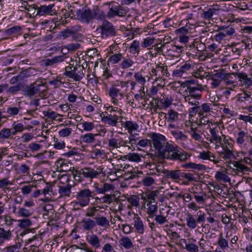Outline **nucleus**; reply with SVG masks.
I'll use <instances>...</instances> for the list:
<instances>
[{
  "instance_id": "33",
  "label": "nucleus",
  "mask_w": 252,
  "mask_h": 252,
  "mask_svg": "<svg viewBox=\"0 0 252 252\" xmlns=\"http://www.w3.org/2000/svg\"><path fill=\"white\" fill-rule=\"evenodd\" d=\"M164 210V209H162L159 211V214L155 215V220L156 221V223L159 224L160 225L164 224V223L168 222V220L166 219L168 216L169 210L166 211V215L164 216L163 211Z\"/></svg>"
},
{
  "instance_id": "58",
  "label": "nucleus",
  "mask_w": 252,
  "mask_h": 252,
  "mask_svg": "<svg viewBox=\"0 0 252 252\" xmlns=\"http://www.w3.org/2000/svg\"><path fill=\"white\" fill-rule=\"evenodd\" d=\"M189 133L194 140L199 141L202 140V138L199 133V131L196 128L191 127L189 131Z\"/></svg>"
},
{
  "instance_id": "13",
  "label": "nucleus",
  "mask_w": 252,
  "mask_h": 252,
  "mask_svg": "<svg viewBox=\"0 0 252 252\" xmlns=\"http://www.w3.org/2000/svg\"><path fill=\"white\" fill-rule=\"evenodd\" d=\"M132 224L138 234H143L144 233L145 225L142 219L139 217L138 214H133Z\"/></svg>"
},
{
  "instance_id": "55",
  "label": "nucleus",
  "mask_w": 252,
  "mask_h": 252,
  "mask_svg": "<svg viewBox=\"0 0 252 252\" xmlns=\"http://www.w3.org/2000/svg\"><path fill=\"white\" fill-rule=\"evenodd\" d=\"M98 208H102L100 206H91L86 210L85 213V216L88 218L94 217L95 213L98 211Z\"/></svg>"
},
{
  "instance_id": "40",
  "label": "nucleus",
  "mask_w": 252,
  "mask_h": 252,
  "mask_svg": "<svg viewBox=\"0 0 252 252\" xmlns=\"http://www.w3.org/2000/svg\"><path fill=\"white\" fill-rule=\"evenodd\" d=\"M13 135L12 129L3 128L0 131V141L12 138Z\"/></svg>"
},
{
  "instance_id": "44",
  "label": "nucleus",
  "mask_w": 252,
  "mask_h": 252,
  "mask_svg": "<svg viewBox=\"0 0 252 252\" xmlns=\"http://www.w3.org/2000/svg\"><path fill=\"white\" fill-rule=\"evenodd\" d=\"M71 186L70 185L59 187V193L61 197H69L71 194Z\"/></svg>"
},
{
  "instance_id": "16",
  "label": "nucleus",
  "mask_w": 252,
  "mask_h": 252,
  "mask_svg": "<svg viewBox=\"0 0 252 252\" xmlns=\"http://www.w3.org/2000/svg\"><path fill=\"white\" fill-rule=\"evenodd\" d=\"M170 133L178 143L184 144L188 140V136L178 129H171Z\"/></svg>"
},
{
  "instance_id": "46",
  "label": "nucleus",
  "mask_w": 252,
  "mask_h": 252,
  "mask_svg": "<svg viewBox=\"0 0 252 252\" xmlns=\"http://www.w3.org/2000/svg\"><path fill=\"white\" fill-rule=\"evenodd\" d=\"M187 226L191 229L195 228L197 225V220L190 214H188L186 218Z\"/></svg>"
},
{
  "instance_id": "51",
  "label": "nucleus",
  "mask_w": 252,
  "mask_h": 252,
  "mask_svg": "<svg viewBox=\"0 0 252 252\" xmlns=\"http://www.w3.org/2000/svg\"><path fill=\"white\" fill-rule=\"evenodd\" d=\"M81 126L82 129L85 131H91L95 128L94 122L82 121L79 124Z\"/></svg>"
},
{
  "instance_id": "9",
  "label": "nucleus",
  "mask_w": 252,
  "mask_h": 252,
  "mask_svg": "<svg viewBox=\"0 0 252 252\" xmlns=\"http://www.w3.org/2000/svg\"><path fill=\"white\" fill-rule=\"evenodd\" d=\"M101 37L103 38L116 34V30L113 25L107 21H104L100 27Z\"/></svg>"
},
{
  "instance_id": "25",
  "label": "nucleus",
  "mask_w": 252,
  "mask_h": 252,
  "mask_svg": "<svg viewBox=\"0 0 252 252\" xmlns=\"http://www.w3.org/2000/svg\"><path fill=\"white\" fill-rule=\"evenodd\" d=\"M12 237V233L9 229L0 227V246H2L5 241L11 240Z\"/></svg>"
},
{
  "instance_id": "8",
  "label": "nucleus",
  "mask_w": 252,
  "mask_h": 252,
  "mask_svg": "<svg viewBox=\"0 0 252 252\" xmlns=\"http://www.w3.org/2000/svg\"><path fill=\"white\" fill-rule=\"evenodd\" d=\"M194 63L186 62L185 64L173 70L172 75L175 77L186 78L188 71L194 67Z\"/></svg>"
},
{
  "instance_id": "19",
  "label": "nucleus",
  "mask_w": 252,
  "mask_h": 252,
  "mask_svg": "<svg viewBox=\"0 0 252 252\" xmlns=\"http://www.w3.org/2000/svg\"><path fill=\"white\" fill-rule=\"evenodd\" d=\"M196 240L193 238H189L188 240L184 239L185 246L184 248L189 252H198V246L194 243Z\"/></svg>"
},
{
  "instance_id": "54",
  "label": "nucleus",
  "mask_w": 252,
  "mask_h": 252,
  "mask_svg": "<svg viewBox=\"0 0 252 252\" xmlns=\"http://www.w3.org/2000/svg\"><path fill=\"white\" fill-rule=\"evenodd\" d=\"M129 52L134 54H138L140 51V43L139 41L135 40L131 43L129 48Z\"/></svg>"
},
{
  "instance_id": "1",
  "label": "nucleus",
  "mask_w": 252,
  "mask_h": 252,
  "mask_svg": "<svg viewBox=\"0 0 252 252\" xmlns=\"http://www.w3.org/2000/svg\"><path fill=\"white\" fill-rule=\"evenodd\" d=\"M149 137L151 138L150 143L161 159L185 161L191 156L172 141L168 142L166 137L161 134L153 132L150 134Z\"/></svg>"
},
{
  "instance_id": "21",
  "label": "nucleus",
  "mask_w": 252,
  "mask_h": 252,
  "mask_svg": "<svg viewBox=\"0 0 252 252\" xmlns=\"http://www.w3.org/2000/svg\"><path fill=\"white\" fill-rule=\"evenodd\" d=\"M214 105L212 103H204L200 106L201 109L198 113V116L201 117L204 115V113L209 114V115H213L215 113L213 111V107Z\"/></svg>"
},
{
  "instance_id": "50",
  "label": "nucleus",
  "mask_w": 252,
  "mask_h": 252,
  "mask_svg": "<svg viewBox=\"0 0 252 252\" xmlns=\"http://www.w3.org/2000/svg\"><path fill=\"white\" fill-rule=\"evenodd\" d=\"M120 245L126 249H130L133 247V244L128 237H122L120 239Z\"/></svg>"
},
{
  "instance_id": "57",
  "label": "nucleus",
  "mask_w": 252,
  "mask_h": 252,
  "mask_svg": "<svg viewBox=\"0 0 252 252\" xmlns=\"http://www.w3.org/2000/svg\"><path fill=\"white\" fill-rule=\"evenodd\" d=\"M18 221L19 222L18 225V227L23 229L30 227L32 224V221L28 218L26 219L19 220Z\"/></svg>"
},
{
  "instance_id": "64",
  "label": "nucleus",
  "mask_w": 252,
  "mask_h": 252,
  "mask_svg": "<svg viewBox=\"0 0 252 252\" xmlns=\"http://www.w3.org/2000/svg\"><path fill=\"white\" fill-rule=\"evenodd\" d=\"M122 58V54L115 53L109 58L108 61L112 64H115L121 61Z\"/></svg>"
},
{
  "instance_id": "24",
  "label": "nucleus",
  "mask_w": 252,
  "mask_h": 252,
  "mask_svg": "<svg viewBox=\"0 0 252 252\" xmlns=\"http://www.w3.org/2000/svg\"><path fill=\"white\" fill-rule=\"evenodd\" d=\"M77 17L83 22H88L94 18L90 9L79 10L76 13Z\"/></svg>"
},
{
  "instance_id": "38",
  "label": "nucleus",
  "mask_w": 252,
  "mask_h": 252,
  "mask_svg": "<svg viewBox=\"0 0 252 252\" xmlns=\"http://www.w3.org/2000/svg\"><path fill=\"white\" fill-rule=\"evenodd\" d=\"M218 10V9L214 7H211L201 14V17L204 19L210 20L214 15L217 14Z\"/></svg>"
},
{
  "instance_id": "47",
  "label": "nucleus",
  "mask_w": 252,
  "mask_h": 252,
  "mask_svg": "<svg viewBox=\"0 0 252 252\" xmlns=\"http://www.w3.org/2000/svg\"><path fill=\"white\" fill-rule=\"evenodd\" d=\"M182 167L185 169H191L197 170H201L204 169L205 165L201 164H196L193 162H189L186 163L182 165Z\"/></svg>"
},
{
  "instance_id": "18",
  "label": "nucleus",
  "mask_w": 252,
  "mask_h": 252,
  "mask_svg": "<svg viewBox=\"0 0 252 252\" xmlns=\"http://www.w3.org/2000/svg\"><path fill=\"white\" fill-rule=\"evenodd\" d=\"M21 102H18L16 105L9 106L6 109V113L10 116L15 117L18 115H22V107L20 105Z\"/></svg>"
},
{
  "instance_id": "26",
  "label": "nucleus",
  "mask_w": 252,
  "mask_h": 252,
  "mask_svg": "<svg viewBox=\"0 0 252 252\" xmlns=\"http://www.w3.org/2000/svg\"><path fill=\"white\" fill-rule=\"evenodd\" d=\"M102 121L112 126H117L119 117L116 115L108 114L102 118Z\"/></svg>"
},
{
  "instance_id": "14",
  "label": "nucleus",
  "mask_w": 252,
  "mask_h": 252,
  "mask_svg": "<svg viewBox=\"0 0 252 252\" xmlns=\"http://www.w3.org/2000/svg\"><path fill=\"white\" fill-rule=\"evenodd\" d=\"M223 79L224 74L221 72L210 75V79L211 81L210 83L211 88L215 89L218 87Z\"/></svg>"
},
{
  "instance_id": "53",
  "label": "nucleus",
  "mask_w": 252,
  "mask_h": 252,
  "mask_svg": "<svg viewBox=\"0 0 252 252\" xmlns=\"http://www.w3.org/2000/svg\"><path fill=\"white\" fill-rule=\"evenodd\" d=\"M89 243L95 248H98L100 245V240L98 236L95 234L91 235L88 239Z\"/></svg>"
},
{
  "instance_id": "15",
  "label": "nucleus",
  "mask_w": 252,
  "mask_h": 252,
  "mask_svg": "<svg viewBox=\"0 0 252 252\" xmlns=\"http://www.w3.org/2000/svg\"><path fill=\"white\" fill-rule=\"evenodd\" d=\"M82 228L86 231H91L96 227L94 219L90 218H84L80 222Z\"/></svg>"
},
{
  "instance_id": "45",
  "label": "nucleus",
  "mask_w": 252,
  "mask_h": 252,
  "mask_svg": "<svg viewBox=\"0 0 252 252\" xmlns=\"http://www.w3.org/2000/svg\"><path fill=\"white\" fill-rule=\"evenodd\" d=\"M133 77L135 81L141 86V89H144V85L147 81L146 77L143 75L141 72H137L134 73Z\"/></svg>"
},
{
  "instance_id": "41",
  "label": "nucleus",
  "mask_w": 252,
  "mask_h": 252,
  "mask_svg": "<svg viewBox=\"0 0 252 252\" xmlns=\"http://www.w3.org/2000/svg\"><path fill=\"white\" fill-rule=\"evenodd\" d=\"M147 213L150 215V218H153L156 213L157 212L158 205L157 202H153V203H147Z\"/></svg>"
},
{
  "instance_id": "6",
  "label": "nucleus",
  "mask_w": 252,
  "mask_h": 252,
  "mask_svg": "<svg viewBox=\"0 0 252 252\" xmlns=\"http://www.w3.org/2000/svg\"><path fill=\"white\" fill-rule=\"evenodd\" d=\"M84 69L80 66H66L63 75L71 78L73 81H80L84 76Z\"/></svg>"
},
{
  "instance_id": "59",
  "label": "nucleus",
  "mask_w": 252,
  "mask_h": 252,
  "mask_svg": "<svg viewBox=\"0 0 252 252\" xmlns=\"http://www.w3.org/2000/svg\"><path fill=\"white\" fill-rule=\"evenodd\" d=\"M134 63V61L130 58H124L120 64L121 68L126 69L132 67Z\"/></svg>"
},
{
  "instance_id": "32",
  "label": "nucleus",
  "mask_w": 252,
  "mask_h": 252,
  "mask_svg": "<svg viewBox=\"0 0 252 252\" xmlns=\"http://www.w3.org/2000/svg\"><path fill=\"white\" fill-rule=\"evenodd\" d=\"M42 193L45 197L42 200L44 201H49L50 200V197L54 195L53 186L50 184H47L43 189Z\"/></svg>"
},
{
  "instance_id": "5",
  "label": "nucleus",
  "mask_w": 252,
  "mask_h": 252,
  "mask_svg": "<svg viewBox=\"0 0 252 252\" xmlns=\"http://www.w3.org/2000/svg\"><path fill=\"white\" fill-rule=\"evenodd\" d=\"M109 11L107 17L110 19L116 16L124 17L127 13V10L121 6L118 2L112 1L109 4Z\"/></svg>"
},
{
  "instance_id": "37",
  "label": "nucleus",
  "mask_w": 252,
  "mask_h": 252,
  "mask_svg": "<svg viewBox=\"0 0 252 252\" xmlns=\"http://www.w3.org/2000/svg\"><path fill=\"white\" fill-rule=\"evenodd\" d=\"M220 157L228 162L235 157L232 150H222L219 152Z\"/></svg>"
},
{
  "instance_id": "2",
  "label": "nucleus",
  "mask_w": 252,
  "mask_h": 252,
  "mask_svg": "<svg viewBox=\"0 0 252 252\" xmlns=\"http://www.w3.org/2000/svg\"><path fill=\"white\" fill-rule=\"evenodd\" d=\"M93 191L89 189H84L76 192V200L73 202L74 206L85 207L89 205L91 198H94Z\"/></svg>"
},
{
  "instance_id": "61",
  "label": "nucleus",
  "mask_w": 252,
  "mask_h": 252,
  "mask_svg": "<svg viewBox=\"0 0 252 252\" xmlns=\"http://www.w3.org/2000/svg\"><path fill=\"white\" fill-rule=\"evenodd\" d=\"M32 214V212L30 210L26 209L24 207L19 208L18 211L17 212V214L21 217L28 218L30 217Z\"/></svg>"
},
{
  "instance_id": "52",
  "label": "nucleus",
  "mask_w": 252,
  "mask_h": 252,
  "mask_svg": "<svg viewBox=\"0 0 252 252\" xmlns=\"http://www.w3.org/2000/svg\"><path fill=\"white\" fill-rule=\"evenodd\" d=\"M218 244L221 250H226L229 248L228 241L222 234L219 236Z\"/></svg>"
},
{
  "instance_id": "30",
  "label": "nucleus",
  "mask_w": 252,
  "mask_h": 252,
  "mask_svg": "<svg viewBox=\"0 0 252 252\" xmlns=\"http://www.w3.org/2000/svg\"><path fill=\"white\" fill-rule=\"evenodd\" d=\"M94 219L96 226L98 225L103 228H106L110 225L109 220L103 216L97 215L94 218Z\"/></svg>"
},
{
  "instance_id": "7",
  "label": "nucleus",
  "mask_w": 252,
  "mask_h": 252,
  "mask_svg": "<svg viewBox=\"0 0 252 252\" xmlns=\"http://www.w3.org/2000/svg\"><path fill=\"white\" fill-rule=\"evenodd\" d=\"M125 92L121 91L119 88L115 87H112L109 91V95L111 97L112 103L120 107L122 104V100L124 98Z\"/></svg>"
},
{
  "instance_id": "62",
  "label": "nucleus",
  "mask_w": 252,
  "mask_h": 252,
  "mask_svg": "<svg viewBox=\"0 0 252 252\" xmlns=\"http://www.w3.org/2000/svg\"><path fill=\"white\" fill-rule=\"evenodd\" d=\"M233 165L234 167L236 168V169L239 172L244 173L248 171L249 169L248 167L239 161H234L233 162Z\"/></svg>"
},
{
  "instance_id": "35",
  "label": "nucleus",
  "mask_w": 252,
  "mask_h": 252,
  "mask_svg": "<svg viewBox=\"0 0 252 252\" xmlns=\"http://www.w3.org/2000/svg\"><path fill=\"white\" fill-rule=\"evenodd\" d=\"M150 175L156 176L157 174L156 172H152L148 174L147 176H144L142 180V183L143 186L145 187H151L155 184V178L150 176Z\"/></svg>"
},
{
  "instance_id": "34",
  "label": "nucleus",
  "mask_w": 252,
  "mask_h": 252,
  "mask_svg": "<svg viewBox=\"0 0 252 252\" xmlns=\"http://www.w3.org/2000/svg\"><path fill=\"white\" fill-rule=\"evenodd\" d=\"M182 172L179 170H167L164 171V176L173 180H180L181 178Z\"/></svg>"
},
{
  "instance_id": "60",
  "label": "nucleus",
  "mask_w": 252,
  "mask_h": 252,
  "mask_svg": "<svg viewBox=\"0 0 252 252\" xmlns=\"http://www.w3.org/2000/svg\"><path fill=\"white\" fill-rule=\"evenodd\" d=\"M139 197L136 195H130L126 198V200L133 206L140 207Z\"/></svg>"
},
{
  "instance_id": "11",
  "label": "nucleus",
  "mask_w": 252,
  "mask_h": 252,
  "mask_svg": "<svg viewBox=\"0 0 252 252\" xmlns=\"http://www.w3.org/2000/svg\"><path fill=\"white\" fill-rule=\"evenodd\" d=\"M249 135L247 131L239 128L238 131L235 133V139L236 143L241 147H245L247 144L246 141L247 140Z\"/></svg>"
},
{
  "instance_id": "23",
  "label": "nucleus",
  "mask_w": 252,
  "mask_h": 252,
  "mask_svg": "<svg viewBox=\"0 0 252 252\" xmlns=\"http://www.w3.org/2000/svg\"><path fill=\"white\" fill-rule=\"evenodd\" d=\"M198 158L203 160H209L216 164L220 162V160L216 159L214 154L209 151H203L200 152Z\"/></svg>"
},
{
  "instance_id": "4",
  "label": "nucleus",
  "mask_w": 252,
  "mask_h": 252,
  "mask_svg": "<svg viewBox=\"0 0 252 252\" xmlns=\"http://www.w3.org/2000/svg\"><path fill=\"white\" fill-rule=\"evenodd\" d=\"M152 78L155 77V82H164L165 77L168 76L169 73L166 65L159 63L151 69L150 72Z\"/></svg>"
},
{
  "instance_id": "48",
  "label": "nucleus",
  "mask_w": 252,
  "mask_h": 252,
  "mask_svg": "<svg viewBox=\"0 0 252 252\" xmlns=\"http://www.w3.org/2000/svg\"><path fill=\"white\" fill-rule=\"evenodd\" d=\"M179 114L173 109H169L166 114V120L167 122H175L178 121Z\"/></svg>"
},
{
  "instance_id": "39",
  "label": "nucleus",
  "mask_w": 252,
  "mask_h": 252,
  "mask_svg": "<svg viewBox=\"0 0 252 252\" xmlns=\"http://www.w3.org/2000/svg\"><path fill=\"white\" fill-rule=\"evenodd\" d=\"M97 135V134L87 133L84 135H81L80 137V139L83 143L88 144H92L95 142V137Z\"/></svg>"
},
{
  "instance_id": "56",
  "label": "nucleus",
  "mask_w": 252,
  "mask_h": 252,
  "mask_svg": "<svg viewBox=\"0 0 252 252\" xmlns=\"http://www.w3.org/2000/svg\"><path fill=\"white\" fill-rule=\"evenodd\" d=\"M126 159L133 162H139L141 160V156L138 153H129L125 156Z\"/></svg>"
},
{
  "instance_id": "63",
  "label": "nucleus",
  "mask_w": 252,
  "mask_h": 252,
  "mask_svg": "<svg viewBox=\"0 0 252 252\" xmlns=\"http://www.w3.org/2000/svg\"><path fill=\"white\" fill-rule=\"evenodd\" d=\"M115 187L113 185L105 183L102 186V189H100L99 191L102 192V194H106V192L114 191Z\"/></svg>"
},
{
  "instance_id": "27",
  "label": "nucleus",
  "mask_w": 252,
  "mask_h": 252,
  "mask_svg": "<svg viewBox=\"0 0 252 252\" xmlns=\"http://www.w3.org/2000/svg\"><path fill=\"white\" fill-rule=\"evenodd\" d=\"M65 58L63 55L54 57L52 59H47L42 61L45 66H52L63 62Z\"/></svg>"
},
{
  "instance_id": "43",
  "label": "nucleus",
  "mask_w": 252,
  "mask_h": 252,
  "mask_svg": "<svg viewBox=\"0 0 252 252\" xmlns=\"http://www.w3.org/2000/svg\"><path fill=\"white\" fill-rule=\"evenodd\" d=\"M251 94L250 91H245L236 95L237 101L241 103L248 101L251 97Z\"/></svg>"
},
{
  "instance_id": "42",
  "label": "nucleus",
  "mask_w": 252,
  "mask_h": 252,
  "mask_svg": "<svg viewBox=\"0 0 252 252\" xmlns=\"http://www.w3.org/2000/svg\"><path fill=\"white\" fill-rule=\"evenodd\" d=\"M120 193L118 191H115L113 194H104V195L100 198L101 202L103 203H106L108 204H111L115 199V196Z\"/></svg>"
},
{
  "instance_id": "31",
  "label": "nucleus",
  "mask_w": 252,
  "mask_h": 252,
  "mask_svg": "<svg viewBox=\"0 0 252 252\" xmlns=\"http://www.w3.org/2000/svg\"><path fill=\"white\" fill-rule=\"evenodd\" d=\"M40 86H34L32 85L28 86L23 90V94L29 97H32L40 91Z\"/></svg>"
},
{
  "instance_id": "20",
  "label": "nucleus",
  "mask_w": 252,
  "mask_h": 252,
  "mask_svg": "<svg viewBox=\"0 0 252 252\" xmlns=\"http://www.w3.org/2000/svg\"><path fill=\"white\" fill-rule=\"evenodd\" d=\"M43 115L44 117L52 121H56L59 123L62 122L63 121L62 115L57 113L51 109L43 111Z\"/></svg>"
},
{
  "instance_id": "17",
  "label": "nucleus",
  "mask_w": 252,
  "mask_h": 252,
  "mask_svg": "<svg viewBox=\"0 0 252 252\" xmlns=\"http://www.w3.org/2000/svg\"><path fill=\"white\" fill-rule=\"evenodd\" d=\"M121 124L125 130H126L130 134H133V132L135 131H138L139 126L134 121L130 120H127L124 122L121 121Z\"/></svg>"
},
{
  "instance_id": "10",
  "label": "nucleus",
  "mask_w": 252,
  "mask_h": 252,
  "mask_svg": "<svg viewBox=\"0 0 252 252\" xmlns=\"http://www.w3.org/2000/svg\"><path fill=\"white\" fill-rule=\"evenodd\" d=\"M102 172V169L100 168L94 169L91 167H85L80 169L79 174L84 178L92 179L97 178Z\"/></svg>"
},
{
  "instance_id": "36",
  "label": "nucleus",
  "mask_w": 252,
  "mask_h": 252,
  "mask_svg": "<svg viewBox=\"0 0 252 252\" xmlns=\"http://www.w3.org/2000/svg\"><path fill=\"white\" fill-rule=\"evenodd\" d=\"M215 179L219 182L228 183L230 181V179L227 174L223 171H218L215 175Z\"/></svg>"
},
{
  "instance_id": "12",
  "label": "nucleus",
  "mask_w": 252,
  "mask_h": 252,
  "mask_svg": "<svg viewBox=\"0 0 252 252\" xmlns=\"http://www.w3.org/2000/svg\"><path fill=\"white\" fill-rule=\"evenodd\" d=\"M188 86V96L193 97L195 99H199L201 98V94L198 92H202L204 90L203 87L200 84H197V86Z\"/></svg>"
},
{
  "instance_id": "22",
  "label": "nucleus",
  "mask_w": 252,
  "mask_h": 252,
  "mask_svg": "<svg viewBox=\"0 0 252 252\" xmlns=\"http://www.w3.org/2000/svg\"><path fill=\"white\" fill-rule=\"evenodd\" d=\"M54 6V4L41 5L37 8L36 14L41 16L44 15L45 14L52 15L56 13L55 11L53 9Z\"/></svg>"
},
{
  "instance_id": "29",
  "label": "nucleus",
  "mask_w": 252,
  "mask_h": 252,
  "mask_svg": "<svg viewBox=\"0 0 252 252\" xmlns=\"http://www.w3.org/2000/svg\"><path fill=\"white\" fill-rule=\"evenodd\" d=\"M124 143L122 138L118 136L115 137L111 136L108 140V146L110 148L117 149L120 148L121 145H124Z\"/></svg>"
},
{
  "instance_id": "49",
  "label": "nucleus",
  "mask_w": 252,
  "mask_h": 252,
  "mask_svg": "<svg viewBox=\"0 0 252 252\" xmlns=\"http://www.w3.org/2000/svg\"><path fill=\"white\" fill-rule=\"evenodd\" d=\"M105 154L103 150L98 149L95 146L92 147V150L91 152V158L94 159H97L101 157Z\"/></svg>"
},
{
  "instance_id": "28",
  "label": "nucleus",
  "mask_w": 252,
  "mask_h": 252,
  "mask_svg": "<svg viewBox=\"0 0 252 252\" xmlns=\"http://www.w3.org/2000/svg\"><path fill=\"white\" fill-rule=\"evenodd\" d=\"M173 100L172 96L170 94H163L159 98V102L161 105V106L166 109L171 106L172 104Z\"/></svg>"
},
{
  "instance_id": "3",
  "label": "nucleus",
  "mask_w": 252,
  "mask_h": 252,
  "mask_svg": "<svg viewBox=\"0 0 252 252\" xmlns=\"http://www.w3.org/2000/svg\"><path fill=\"white\" fill-rule=\"evenodd\" d=\"M209 131L210 134L208 135L207 139L211 143L216 144V149L220 147L218 143H221L222 139H225L226 136L220 131V128L218 123L210 125Z\"/></svg>"
}]
</instances>
